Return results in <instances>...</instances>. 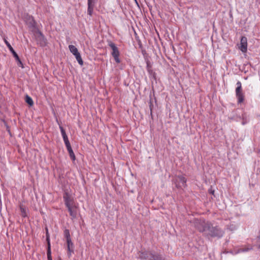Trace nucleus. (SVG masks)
Here are the masks:
<instances>
[{
	"mask_svg": "<svg viewBox=\"0 0 260 260\" xmlns=\"http://www.w3.org/2000/svg\"><path fill=\"white\" fill-rule=\"evenodd\" d=\"M95 3V0H88L87 13L90 16L92 15Z\"/></svg>",
	"mask_w": 260,
	"mask_h": 260,
	"instance_id": "1a4fd4ad",
	"label": "nucleus"
},
{
	"mask_svg": "<svg viewBox=\"0 0 260 260\" xmlns=\"http://www.w3.org/2000/svg\"><path fill=\"white\" fill-rule=\"evenodd\" d=\"M135 1L137 2L136 0H135Z\"/></svg>",
	"mask_w": 260,
	"mask_h": 260,
	"instance_id": "2f4dec72",
	"label": "nucleus"
},
{
	"mask_svg": "<svg viewBox=\"0 0 260 260\" xmlns=\"http://www.w3.org/2000/svg\"><path fill=\"white\" fill-rule=\"evenodd\" d=\"M67 149L68 150V151L69 152V155H70L71 158L73 161H74L75 160V159H76V157H75V154H74V153L73 152V150L72 149L71 146L67 148Z\"/></svg>",
	"mask_w": 260,
	"mask_h": 260,
	"instance_id": "2eb2a0df",
	"label": "nucleus"
},
{
	"mask_svg": "<svg viewBox=\"0 0 260 260\" xmlns=\"http://www.w3.org/2000/svg\"><path fill=\"white\" fill-rule=\"evenodd\" d=\"M64 203H65V205H66V207L67 208L69 207H70V206H73V205H75V202H74L73 199L70 200V201H67Z\"/></svg>",
	"mask_w": 260,
	"mask_h": 260,
	"instance_id": "412c9836",
	"label": "nucleus"
},
{
	"mask_svg": "<svg viewBox=\"0 0 260 260\" xmlns=\"http://www.w3.org/2000/svg\"><path fill=\"white\" fill-rule=\"evenodd\" d=\"M28 21L29 23L31 25H34V24L35 23L33 17L31 16H28Z\"/></svg>",
	"mask_w": 260,
	"mask_h": 260,
	"instance_id": "393cba45",
	"label": "nucleus"
},
{
	"mask_svg": "<svg viewBox=\"0 0 260 260\" xmlns=\"http://www.w3.org/2000/svg\"><path fill=\"white\" fill-rule=\"evenodd\" d=\"M25 102L30 106L34 105V102L32 99L27 95L25 97Z\"/></svg>",
	"mask_w": 260,
	"mask_h": 260,
	"instance_id": "a211bd4d",
	"label": "nucleus"
},
{
	"mask_svg": "<svg viewBox=\"0 0 260 260\" xmlns=\"http://www.w3.org/2000/svg\"><path fill=\"white\" fill-rule=\"evenodd\" d=\"M46 229V241L47 242V250H51V244L50 240V236L48 232V229Z\"/></svg>",
	"mask_w": 260,
	"mask_h": 260,
	"instance_id": "4468645a",
	"label": "nucleus"
},
{
	"mask_svg": "<svg viewBox=\"0 0 260 260\" xmlns=\"http://www.w3.org/2000/svg\"><path fill=\"white\" fill-rule=\"evenodd\" d=\"M202 228H210V226L208 225V226H205V225H202Z\"/></svg>",
	"mask_w": 260,
	"mask_h": 260,
	"instance_id": "7c9ffc66",
	"label": "nucleus"
},
{
	"mask_svg": "<svg viewBox=\"0 0 260 260\" xmlns=\"http://www.w3.org/2000/svg\"><path fill=\"white\" fill-rule=\"evenodd\" d=\"M69 48L71 52L74 55H76L77 54H79L78 49L74 45H70L69 46Z\"/></svg>",
	"mask_w": 260,
	"mask_h": 260,
	"instance_id": "ddd939ff",
	"label": "nucleus"
},
{
	"mask_svg": "<svg viewBox=\"0 0 260 260\" xmlns=\"http://www.w3.org/2000/svg\"><path fill=\"white\" fill-rule=\"evenodd\" d=\"M59 128L60 129V132H61L63 140L68 139V136H67V135L66 133V132H65L64 129H63V127L61 126H59Z\"/></svg>",
	"mask_w": 260,
	"mask_h": 260,
	"instance_id": "6ab92c4d",
	"label": "nucleus"
},
{
	"mask_svg": "<svg viewBox=\"0 0 260 260\" xmlns=\"http://www.w3.org/2000/svg\"><path fill=\"white\" fill-rule=\"evenodd\" d=\"M75 56L79 64L81 66H82L83 64V61L82 59L80 53L79 54H77Z\"/></svg>",
	"mask_w": 260,
	"mask_h": 260,
	"instance_id": "f3484780",
	"label": "nucleus"
},
{
	"mask_svg": "<svg viewBox=\"0 0 260 260\" xmlns=\"http://www.w3.org/2000/svg\"><path fill=\"white\" fill-rule=\"evenodd\" d=\"M67 247H68V254L69 257H70L72 255V253L74 252V244L72 242L71 239L67 240Z\"/></svg>",
	"mask_w": 260,
	"mask_h": 260,
	"instance_id": "9d476101",
	"label": "nucleus"
},
{
	"mask_svg": "<svg viewBox=\"0 0 260 260\" xmlns=\"http://www.w3.org/2000/svg\"><path fill=\"white\" fill-rule=\"evenodd\" d=\"M36 39L38 43L41 46H44L46 45V40L41 31H38L36 35Z\"/></svg>",
	"mask_w": 260,
	"mask_h": 260,
	"instance_id": "423d86ee",
	"label": "nucleus"
},
{
	"mask_svg": "<svg viewBox=\"0 0 260 260\" xmlns=\"http://www.w3.org/2000/svg\"><path fill=\"white\" fill-rule=\"evenodd\" d=\"M47 256L48 260H52L51 250H47Z\"/></svg>",
	"mask_w": 260,
	"mask_h": 260,
	"instance_id": "a878e982",
	"label": "nucleus"
},
{
	"mask_svg": "<svg viewBox=\"0 0 260 260\" xmlns=\"http://www.w3.org/2000/svg\"><path fill=\"white\" fill-rule=\"evenodd\" d=\"M4 42L5 43L6 45L9 48V50L12 53V54H13L14 57L15 58L16 60L19 62L20 64L22 66V63L21 62L18 54L16 53V52L13 49V47L11 46L10 44L7 41V40L6 39H4Z\"/></svg>",
	"mask_w": 260,
	"mask_h": 260,
	"instance_id": "0eeeda50",
	"label": "nucleus"
},
{
	"mask_svg": "<svg viewBox=\"0 0 260 260\" xmlns=\"http://www.w3.org/2000/svg\"><path fill=\"white\" fill-rule=\"evenodd\" d=\"M174 182L177 188H181L186 186V179L182 175H178L175 177Z\"/></svg>",
	"mask_w": 260,
	"mask_h": 260,
	"instance_id": "f03ea898",
	"label": "nucleus"
},
{
	"mask_svg": "<svg viewBox=\"0 0 260 260\" xmlns=\"http://www.w3.org/2000/svg\"><path fill=\"white\" fill-rule=\"evenodd\" d=\"M239 49L243 52L246 53L247 51V39L245 37H242Z\"/></svg>",
	"mask_w": 260,
	"mask_h": 260,
	"instance_id": "20e7f679",
	"label": "nucleus"
},
{
	"mask_svg": "<svg viewBox=\"0 0 260 260\" xmlns=\"http://www.w3.org/2000/svg\"><path fill=\"white\" fill-rule=\"evenodd\" d=\"M68 211L71 216L75 217L77 214V207L75 205L68 207Z\"/></svg>",
	"mask_w": 260,
	"mask_h": 260,
	"instance_id": "9b49d317",
	"label": "nucleus"
},
{
	"mask_svg": "<svg viewBox=\"0 0 260 260\" xmlns=\"http://www.w3.org/2000/svg\"><path fill=\"white\" fill-rule=\"evenodd\" d=\"M63 141L67 148L71 146L68 138Z\"/></svg>",
	"mask_w": 260,
	"mask_h": 260,
	"instance_id": "bb28decb",
	"label": "nucleus"
},
{
	"mask_svg": "<svg viewBox=\"0 0 260 260\" xmlns=\"http://www.w3.org/2000/svg\"><path fill=\"white\" fill-rule=\"evenodd\" d=\"M150 260H165V258L161 255L152 253Z\"/></svg>",
	"mask_w": 260,
	"mask_h": 260,
	"instance_id": "f8f14e48",
	"label": "nucleus"
},
{
	"mask_svg": "<svg viewBox=\"0 0 260 260\" xmlns=\"http://www.w3.org/2000/svg\"><path fill=\"white\" fill-rule=\"evenodd\" d=\"M236 95L238 103H242L244 100V95L242 92V87H237L236 88Z\"/></svg>",
	"mask_w": 260,
	"mask_h": 260,
	"instance_id": "39448f33",
	"label": "nucleus"
},
{
	"mask_svg": "<svg viewBox=\"0 0 260 260\" xmlns=\"http://www.w3.org/2000/svg\"><path fill=\"white\" fill-rule=\"evenodd\" d=\"M252 249V247L251 246L249 248H247L246 249H241V251L242 252H245V251H247L249 250H251Z\"/></svg>",
	"mask_w": 260,
	"mask_h": 260,
	"instance_id": "cd10ccee",
	"label": "nucleus"
},
{
	"mask_svg": "<svg viewBox=\"0 0 260 260\" xmlns=\"http://www.w3.org/2000/svg\"><path fill=\"white\" fill-rule=\"evenodd\" d=\"M108 45L112 49V51L111 52V54L112 56L114 57L115 61L117 63H119L120 62V59L119 58V51L118 50V48L115 45V44L112 42H110Z\"/></svg>",
	"mask_w": 260,
	"mask_h": 260,
	"instance_id": "7ed1b4c3",
	"label": "nucleus"
},
{
	"mask_svg": "<svg viewBox=\"0 0 260 260\" xmlns=\"http://www.w3.org/2000/svg\"><path fill=\"white\" fill-rule=\"evenodd\" d=\"M64 203H65V205H66V207L67 208L69 207H70V206H73V205H75V202H74L73 199L70 200V201H67Z\"/></svg>",
	"mask_w": 260,
	"mask_h": 260,
	"instance_id": "4be33fe9",
	"label": "nucleus"
},
{
	"mask_svg": "<svg viewBox=\"0 0 260 260\" xmlns=\"http://www.w3.org/2000/svg\"><path fill=\"white\" fill-rule=\"evenodd\" d=\"M236 84L237 85V87H242V84H241V83L240 81L237 82Z\"/></svg>",
	"mask_w": 260,
	"mask_h": 260,
	"instance_id": "c85d7f7f",
	"label": "nucleus"
},
{
	"mask_svg": "<svg viewBox=\"0 0 260 260\" xmlns=\"http://www.w3.org/2000/svg\"><path fill=\"white\" fill-rule=\"evenodd\" d=\"M20 211H21V215L23 217H26V210H25V208L22 205H20Z\"/></svg>",
	"mask_w": 260,
	"mask_h": 260,
	"instance_id": "aec40b11",
	"label": "nucleus"
},
{
	"mask_svg": "<svg viewBox=\"0 0 260 260\" xmlns=\"http://www.w3.org/2000/svg\"><path fill=\"white\" fill-rule=\"evenodd\" d=\"M209 192H210V193L213 194L214 192V191L211 190L209 191Z\"/></svg>",
	"mask_w": 260,
	"mask_h": 260,
	"instance_id": "c756f323",
	"label": "nucleus"
},
{
	"mask_svg": "<svg viewBox=\"0 0 260 260\" xmlns=\"http://www.w3.org/2000/svg\"><path fill=\"white\" fill-rule=\"evenodd\" d=\"M255 246L257 247L258 249H260V230L259 232L258 236L256 238Z\"/></svg>",
	"mask_w": 260,
	"mask_h": 260,
	"instance_id": "b1692460",
	"label": "nucleus"
},
{
	"mask_svg": "<svg viewBox=\"0 0 260 260\" xmlns=\"http://www.w3.org/2000/svg\"><path fill=\"white\" fill-rule=\"evenodd\" d=\"M200 232L208 239L211 238H220L222 236L223 232L219 229H200Z\"/></svg>",
	"mask_w": 260,
	"mask_h": 260,
	"instance_id": "f257e3e1",
	"label": "nucleus"
},
{
	"mask_svg": "<svg viewBox=\"0 0 260 260\" xmlns=\"http://www.w3.org/2000/svg\"><path fill=\"white\" fill-rule=\"evenodd\" d=\"M152 252L148 251H139L138 253V258L142 259H147L149 258V256L151 258V254Z\"/></svg>",
	"mask_w": 260,
	"mask_h": 260,
	"instance_id": "6e6552de",
	"label": "nucleus"
},
{
	"mask_svg": "<svg viewBox=\"0 0 260 260\" xmlns=\"http://www.w3.org/2000/svg\"><path fill=\"white\" fill-rule=\"evenodd\" d=\"M64 236L66 239V240L71 239L70 237V231L68 229H66L64 231Z\"/></svg>",
	"mask_w": 260,
	"mask_h": 260,
	"instance_id": "5701e85b",
	"label": "nucleus"
},
{
	"mask_svg": "<svg viewBox=\"0 0 260 260\" xmlns=\"http://www.w3.org/2000/svg\"><path fill=\"white\" fill-rule=\"evenodd\" d=\"M63 198L64 201V203L68 201H70V200L72 199L73 198L71 197V195L67 192H66L63 196Z\"/></svg>",
	"mask_w": 260,
	"mask_h": 260,
	"instance_id": "dca6fc26",
	"label": "nucleus"
}]
</instances>
